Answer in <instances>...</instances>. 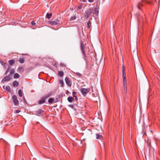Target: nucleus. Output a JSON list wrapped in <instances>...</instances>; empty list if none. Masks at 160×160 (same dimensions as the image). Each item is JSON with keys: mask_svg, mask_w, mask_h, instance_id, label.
Listing matches in <instances>:
<instances>
[{"mask_svg": "<svg viewBox=\"0 0 160 160\" xmlns=\"http://www.w3.org/2000/svg\"><path fill=\"white\" fill-rule=\"evenodd\" d=\"M11 76L10 75L6 76H5L2 80L1 82L4 83L5 82H7L9 81L11 79Z\"/></svg>", "mask_w": 160, "mask_h": 160, "instance_id": "5", "label": "nucleus"}, {"mask_svg": "<svg viewBox=\"0 0 160 160\" xmlns=\"http://www.w3.org/2000/svg\"><path fill=\"white\" fill-rule=\"evenodd\" d=\"M125 68L124 66L122 67V77L123 79V83L124 90L125 91V94H127V81L126 78V73L125 71Z\"/></svg>", "mask_w": 160, "mask_h": 160, "instance_id": "1", "label": "nucleus"}, {"mask_svg": "<svg viewBox=\"0 0 160 160\" xmlns=\"http://www.w3.org/2000/svg\"><path fill=\"white\" fill-rule=\"evenodd\" d=\"M1 64L3 66H5L6 64V63L5 62H4L2 61L1 62Z\"/></svg>", "mask_w": 160, "mask_h": 160, "instance_id": "36", "label": "nucleus"}, {"mask_svg": "<svg viewBox=\"0 0 160 160\" xmlns=\"http://www.w3.org/2000/svg\"><path fill=\"white\" fill-rule=\"evenodd\" d=\"M64 73L63 71H60L58 72V75L60 77H63L64 75Z\"/></svg>", "mask_w": 160, "mask_h": 160, "instance_id": "14", "label": "nucleus"}, {"mask_svg": "<svg viewBox=\"0 0 160 160\" xmlns=\"http://www.w3.org/2000/svg\"><path fill=\"white\" fill-rule=\"evenodd\" d=\"M96 7L94 8V10H98L99 8V7L97 3L96 4Z\"/></svg>", "mask_w": 160, "mask_h": 160, "instance_id": "32", "label": "nucleus"}, {"mask_svg": "<svg viewBox=\"0 0 160 160\" xmlns=\"http://www.w3.org/2000/svg\"><path fill=\"white\" fill-rule=\"evenodd\" d=\"M77 18V17L76 16H74L72 17L70 19V21H73L75 20Z\"/></svg>", "mask_w": 160, "mask_h": 160, "instance_id": "25", "label": "nucleus"}, {"mask_svg": "<svg viewBox=\"0 0 160 160\" xmlns=\"http://www.w3.org/2000/svg\"><path fill=\"white\" fill-rule=\"evenodd\" d=\"M148 141H149V140H148Z\"/></svg>", "mask_w": 160, "mask_h": 160, "instance_id": "48", "label": "nucleus"}, {"mask_svg": "<svg viewBox=\"0 0 160 160\" xmlns=\"http://www.w3.org/2000/svg\"><path fill=\"white\" fill-rule=\"evenodd\" d=\"M6 90L8 92H11V88L9 86H7L6 87Z\"/></svg>", "mask_w": 160, "mask_h": 160, "instance_id": "23", "label": "nucleus"}, {"mask_svg": "<svg viewBox=\"0 0 160 160\" xmlns=\"http://www.w3.org/2000/svg\"><path fill=\"white\" fill-rule=\"evenodd\" d=\"M52 94V92H50L45 95L43 98L45 100L48 98H49L50 97Z\"/></svg>", "mask_w": 160, "mask_h": 160, "instance_id": "10", "label": "nucleus"}, {"mask_svg": "<svg viewBox=\"0 0 160 160\" xmlns=\"http://www.w3.org/2000/svg\"><path fill=\"white\" fill-rule=\"evenodd\" d=\"M54 101V99L53 98H50L48 100V101L49 103H52Z\"/></svg>", "mask_w": 160, "mask_h": 160, "instance_id": "20", "label": "nucleus"}, {"mask_svg": "<svg viewBox=\"0 0 160 160\" xmlns=\"http://www.w3.org/2000/svg\"><path fill=\"white\" fill-rule=\"evenodd\" d=\"M73 96L74 97L76 96H77V92L75 91L73 92L72 93Z\"/></svg>", "mask_w": 160, "mask_h": 160, "instance_id": "33", "label": "nucleus"}, {"mask_svg": "<svg viewBox=\"0 0 160 160\" xmlns=\"http://www.w3.org/2000/svg\"><path fill=\"white\" fill-rule=\"evenodd\" d=\"M158 141H160H160L159 140H158Z\"/></svg>", "mask_w": 160, "mask_h": 160, "instance_id": "49", "label": "nucleus"}, {"mask_svg": "<svg viewBox=\"0 0 160 160\" xmlns=\"http://www.w3.org/2000/svg\"><path fill=\"white\" fill-rule=\"evenodd\" d=\"M149 146H151V142H150L149 143Z\"/></svg>", "mask_w": 160, "mask_h": 160, "instance_id": "46", "label": "nucleus"}, {"mask_svg": "<svg viewBox=\"0 0 160 160\" xmlns=\"http://www.w3.org/2000/svg\"><path fill=\"white\" fill-rule=\"evenodd\" d=\"M20 112V110H16L15 111V113H19Z\"/></svg>", "mask_w": 160, "mask_h": 160, "instance_id": "38", "label": "nucleus"}, {"mask_svg": "<svg viewBox=\"0 0 160 160\" xmlns=\"http://www.w3.org/2000/svg\"><path fill=\"white\" fill-rule=\"evenodd\" d=\"M87 11L85 12V16L87 19L91 15V14L92 13V11Z\"/></svg>", "mask_w": 160, "mask_h": 160, "instance_id": "9", "label": "nucleus"}, {"mask_svg": "<svg viewBox=\"0 0 160 160\" xmlns=\"http://www.w3.org/2000/svg\"><path fill=\"white\" fill-rule=\"evenodd\" d=\"M45 100L43 98H42L39 101L38 103L39 104H41L44 103L45 102Z\"/></svg>", "mask_w": 160, "mask_h": 160, "instance_id": "15", "label": "nucleus"}, {"mask_svg": "<svg viewBox=\"0 0 160 160\" xmlns=\"http://www.w3.org/2000/svg\"><path fill=\"white\" fill-rule=\"evenodd\" d=\"M74 98H75V100L77 101L78 100V99L77 96H76V97H74Z\"/></svg>", "mask_w": 160, "mask_h": 160, "instance_id": "43", "label": "nucleus"}, {"mask_svg": "<svg viewBox=\"0 0 160 160\" xmlns=\"http://www.w3.org/2000/svg\"><path fill=\"white\" fill-rule=\"evenodd\" d=\"M60 65L61 66H62V67H66V65L64 63H63L62 62L60 63Z\"/></svg>", "mask_w": 160, "mask_h": 160, "instance_id": "35", "label": "nucleus"}, {"mask_svg": "<svg viewBox=\"0 0 160 160\" xmlns=\"http://www.w3.org/2000/svg\"><path fill=\"white\" fill-rule=\"evenodd\" d=\"M65 80L67 85L69 87L71 86L72 85V82L70 80L68 77H66L65 78Z\"/></svg>", "mask_w": 160, "mask_h": 160, "instance_id": "6", "label": "nucleus"}, {"mask_svg": "<svg viewBox=\"0 0 160 160\" xmlns=\"http://www.w3.org/2000/svg\"><path fill=\"white\" fill-rule=\"evenodd\" d=\"M8 62L10 65H12L15 62V61L14 59H11Z\"/></svg>", "mask_w": 160, "mask_h": 160, "instance_id": "16", "label": "nucleus"}, {"mask_svg": "<svg viewBox=\"0 0 160 160\" xmlns=\"http://www.w3.org/2000/svg\"><path fill=\"white\" fill-rule=\"evenodd\" d=\"M147 2L149 4L152 5V1H147Z\"/></svg>", "mask_w": 160, "mask_h": 160, "instance_id": "34", "label": "nucleus"}, {"mask_svg": "<svg viewBox=\"0 0 160 160\" xmlns=\"http://www.w3.org/2000/svg\"><path fill=\"white\" fill-rule=\"evenodd\" d=\"M24 68L22 67H19L18 69V71L19 73L22 72H24Z\"/></svg>", "mask_w": 160, "mask_h": 160, "instance_id": "12", "label": "nucleus"}, {"mask_svg": "<svg viewBox=\"0 0 160 160\" xmlns=\"http://www.w3.org/2000/svg\"><path fill=\"white\" fill-rule=\"evenodd\" d=\"M91 25V22L89 21L87 23V28H88L89 29L90 28V27Z\"/></svg>", "mask_w": 160, "mask_h": 160, "instance_id": "22", "label": "nucleus"}, {"mask_svg": "<svg viewBox=\"0 0 160 160\" xmlns=\"http://www.w3.org/2000/svg\"><path fill=\"white\" fill-rule=\"evenodd\" d=\"M13 77L14 78H19V75L18 73H15L13 75Z\"/></svg>", "mask_w": 160, "mask_h": 160, "instance_id": "21", "label": "nucleus"}, {"mask_svg": "<svg viewBox=\"0 0 160 160\" xmlns=\"http://www.w3.org/2000/svg\"><path fill=\"white\" fill-rule=\"evenodd\" d=\"M80 90L82 95L85 97L88 93L89 92L90 89L82 88L80 89Z\"/></svg>", "mask_w": 160, "mask_h": 160, "instance_id": "3", "label": "nucleus"}, {"mask_svg": "<svg viewBox=\"0 0 160 160\" xmlns=\"http://www.w3.org/2000/svg\"><path fill=\"white\" fill-rule=\"evenodd\" d=\"M19 83L17 81H14L12 82L13 86V87H18L19 85Z\"/></svg>", "mask_w": 160, "mask_h": 160, "instance_id": "11", "label": "nucleus"}, {"mask_svg": "<svg viewBox=\"0 0 160 160\" xmlns=\"http://www.w3.org/2000/svg\"><path fill=\"white\" fill-rule=\"evenodd\" d=\"M88 1L89 2H93L94 0H88Z\"/></svg>", "mask_w": 160, "mask_h": 160, "instance_id": "42", "label": "nucleus"}, {"mask_svg": "<svg viewBox=\"0 0 160 160\" xmlns=\"http://www.w3.org/2000/svg\"><path fill=\"white\" fill-rule=\"evenodd\" d=\"M14 70L13 69H12L10 72V74H9V75L10 76H11V77L12 76V74H13L14 73Z\"/></svg>", "mask_w": 160, "mask_h": 160, "instance_id": "26", "label": "nucleus"}, {"mask_svg": "<svg viewBox=\"0 0 160 160\" xmlns=\"http://www.w3.org/2000/svg\"><path fill=\"white\" fill-rule=\"evenodd\" d=\"M75 74L78 76L79 78H81L82 77L81 74L79 72H76L75 73Z\"/></svg>", "mask_w": 160, "mask_h": 160, "instance_id": "29", "label": "nucleus"}, {"mask_svg": "<svg viewBox=\"0 0 160 160\" xmlns=\"http://www.w3.org/2000/svg\"><path fill=\"white\" fill-rule=\"evenodd\" d=\"M68 101L70 102H72L74 100V98L72 97H69L68 98Z\"/></svg>", "mask_w": 160, "mask_h": 160, "instance_id": "17", "label": "nucleus"}, {"mask_svg": "<svg viewBox=\"0 0 160 160\" xmlns=\"http://www.w3.org/2000/svg\"><path fill=\"white\" fill-rule=\"evenodd\" d=\"M18 94L20 97L22 96V92L21 90H19L18 91Z\"/></svg>", "mask_w": 160, "mask_h": 160, "instance_id": "27", "label": "nucleus"}, {"mask_svg": "<svg viewBox=\"0 0 160 160\" xmlns=\"http://www.w3.org/2000/svg\"><path fill=\"white\" fill-rule=\"evenodd\" d=\"M69 106L72 108H73L74 107V106L73 105H70Z\"/></svg>", "mask_w": 160, "mask_h": 160, "instance_id": "40", "label": "nucleus"}, {"mask_svg": "<svg viewBox=\"0 0 160 160\" xmlns=\"http://www.w3.org/2000/svg\"><path fill=\"white\" fill-rule=\"evenodd\" d=\"M96 136L97 139H102V136L99 134H96Z\"/></svg>", "mask_w": 160, "mask_h": 160, "instance_id": "13", "label": "nucleus"}, {"mask_svg": "<svg viewBox=\"0 0 160 160\" xmlns=\"http://www.w3.org/2000/svg\"><path fill=\"white\" fill-rule=\"evenodd\" d=\"M86 0H83L82 2H86Z\"/></svg>", "mask_w": 160, "mask_h": 160, "instance_id": "44", "label": "nucleus"}, {"mask_svg": "<svg viewBox=\"0 0 160 160\" xmlns=\"http://www.w3.org/2000/svg\"><path fill=\"white\" fill-rule=\"evenodd\" d=\"M31 24L32 25H35V24H36V23L35 22H34L33 21H32L31 22Z\"/></svg>", "mask_w": 160, "mask_h": 160, "instance_id": "39", "label": "nucleus"}, {"mask_svg": "<svg viewBox=\"0 0 160 160\" xmlns=\"http://www.w3.org/2000/svg\"><path fill=\"white\" fill-rule=\"evenodd\" d=\"M98 11H95V12H94V14L98 15Z\"/></svg>", "mask_w": 160, "mask_h": 160, "instance_id": "37", "label": "nucleus"}, {"mask_svg": "<svg viewBox=\"0 0 160 160\" xmlns=\"http://www.w3.org/2000/svg\"><path fill=\"white\" fill-rule=\"evenodd\" d=\"M82 4H81L79 5L77 9H82Z\"/></svg>", "mask_w": 160, "mask_h": 160, "instance_id": "30", "label": "nucleus"}, {"mask_svg": "<svg viewBox=\"0 0 160 160\" xmlns=\"http://www.w3.org/2000/svg\"><path fill=\"white\" fill-rule=\"evenodd\" d=\"M18 61L20 63H23L25 62V60L23 58H20L18 59Z\"/></svg>", "mask_w": 160, "mask_h": 160, "instance_id": "19", "label": "nucleus"}, {"mask_svg": "<svg viewBox=\"0 0 160 160\" xmlns=\"http://www.w3.org/2000/svg\"><path fill=\"white\" fill-rule=\"evenodd\" d=\"M52 15V13H47L46 14V18H48L50 19L51 18Z\"/></svg>", "mask_w": 160, "mask_h": 160, "instance_id": "18", "label": "nucleus"}, {"mask_svg": "<svg viewBox=\"0 0 160 160\" xmlns=\"http://www.w3.org/2000/svg\"><path fill=\"white\" fill-rule=\"evenodd\" d=\"M10 67H9L7 69V70H6V71L5 72V75H7L8 72H9V71L10 69Z\"/></svg>", "mask_w": 160, "mask_h": 160, "instance_id": "31", "label": "nucleus"}, {"mask_svg": "<svg viewBox=\"0 0 160 160\" xmlns=\"http://www.w3.org/2000/svg\"><path fill=\"white\" fill-rule=\"evenodd\" d=\"M142 3H139V4L138 5V6H137L138 7V9H139L140 10H142V9H143V8H141V6H142Z\"/></svg>", "mask_w": 160, "mask_h": 160, "instance_id": "28", "label": "nucleus"}, {"mask_svg": "<svg viewBox=\"0 0 160 160\" xmlns=\"http://www.w3.org/2000/svg\"><path fill=\"white\" fill-rule=\"evenodd\" d=\"M156 1H157V0H155ZM158 0V4L159 3H160V0Z\"/></svg>", "mask_w": 160, "mask_h": 160, "instance_id": "45", "label": "nucleus"}, {"mask_svg": "<svg viewBox=\"0 0 160 160\" xmlns=\"http://www.w3.org/2000/svg\"><path fill=\"white\" fill-rule=\"evenodd\" d=\"M44 112V111L42 109H39L38 110V111H36L35 112L36 114L35 115L38 116H40L41 115H42L43 114V113Z\"/></svg>", "mask_w": 160, "mask_h": 160, "instance_id": "7", "label": "nucleus"}, {"mask_svg": "<svg viewBox=\"0 0 160 160\" xmlns=\"http://www.w3.org/2000/svg\"><path fill=\"white\" fill-rule=\"evenodd\" d=\"M59 84H61V86L62 87H63L64 85V82L62 80H60L59 81Z\"/></svg>", "mask_w": 160, "mask_h": 160, "instance_id": "24", "label": "nucleus"}, {"mask_svg": "<svg viewBox=\"0 0 160 160\" xmlns=\"http://www.w3.org/2000/svg\"><path fill=\"white\" fill-rule=\"evenodd\" d=\"M59 20H56L55 21H49L48 23L52 25H56L59 22Z\"/></svg>", "mask_w": 160, "mask_h": 160, "instance_id": "8", "label": "nucleus"}, {"mask_svg": "<svg viewBox=\"0 0 160 160\" xmlns=\"http://www.w3.org/2000/svg\"><path fill=\"white\" fill-rule=\"evenodd\" d=\"M153 138H154V139L155 140H156H156H158V138H157V137H156L155 136H154V137H153Z\"/></svg>", "mask_w": 160, "mask_h": 160, "instance_id": "41", "label": "nucleus"}, {"mask_svg": "<svg viewBox=\"0 0 160 160\" xmlns=\"http://www.w3.org/2000/svg\"><path fill=\"white\" fill-rule=\"evenodd\" d=\"M4 87H5V86H3V88H4Z\"/></svg>", "mask_w": 160, "mask_h": 160, "instance_id": "47", "label": "nucleus"}, {"mask_svg": "<svg viewBox=\"0 0 160 160\" xmlns=\"http://www.w3.org/2000/svg\"><path fill=\"white\" fill-rule=\"evenodd\" d=\"M12 99L14 105L18 106L19 103L17 96L16 95H13L12 97Z\"/></svg>", "mask_w": 160, "mask_h": 160, "instance_id": "4", "label": "nucleus"}, {"mask_svg": "<svg viewBox=\"0 0 160 160\" xmlns=\"http://www.w3.org/2000/svg\"><path fill=\"white\" fill-rule=\"evenodd\" d=\"M86 44H84V42L83 41H81L80 42V48L81 50L82 54L83 56V58L84 60L85 61L87 60V56H86L85 49L86 47Z\"/></svg>", "mask_w": 160, "mask_h": 160, "instance_id": "2", "label": "nucleus"}]
</instances>
